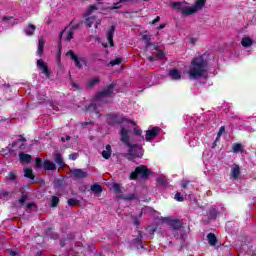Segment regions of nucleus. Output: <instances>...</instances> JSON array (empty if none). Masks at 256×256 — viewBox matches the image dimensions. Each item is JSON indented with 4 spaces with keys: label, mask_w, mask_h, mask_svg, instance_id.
<instances>
[{
    "label": "nucleus",
    "mask_w": 256,
    "mask_h": 256,
    "mask_svg": "<svg viewBox=\"0 0 256 256\" xmlns=\"http://www.w3.org/2000/svg\"><path fill=\"white\" fill-rule=\"evenodd\" d=\"M120 141L128 147L127 153L124 155L128 161H135V159H142L145 153L143 146L133 144L129 140V130L125 126H120Z\"/></svg>",
    "instance_id": "obj_1"
},
{
    "label": "nucleus",
    "mask_w": 256,
    "mask_h": 256,
    "mask_svg": "<svg viewBox=\"0 0 256 256\" xmlns=\"http://www.w3.org/2000/svg\"><path fill=\"white\" fill-rule=\"evenodd\" d=\"M208 65L209 62L203 56L193 58L188 72L190 79H201L207 73Z\"/></svg>",
    "instance_id": "obj_2"
},
{
    "label": "nucleus",
    "mask_w": 256,
    "mask_h": 256,
    "mask_svg": "<svg viewBox=\"0 0 256 256\" xmlns=\"http://www.w3.org/2000/svg\"><path fill=\"white\" fill-rule=\"evenodd\" d=\"M97 8L95 5H90L88 9L84 12L83 17V23L86 25L88 29H91V27H95V29H98L99 25H101V19H98L97 16L92 15L93 11H97Z\"/></svg>",
    "instance_id": "obj_3"
},
{
    "label": "nucleus",
    "mask_w": 256,
    "mask_h": 256,
    "mask_svg": "<svg viewBox=\"0 0 256 256\" xmlns=\"http://www.w3.org/2000/svg\"><path fill=\"white\" fill-rule=\"evenodd\" d=\"M106 123L110 125V127H115V125H135L133 120L121 114H107Z\"/></svg>",
    "instance_id": "obj_4"
},
{
    "label": "nucleus",
    "mask_w": 256,
    "mask_h": 256,
    "mask_svg": "<svg viewBox=\"0 0 256 256\" xmlns=\"http://www.w3.org/2000/svg\"><path fill=\"white\" fill-rule=\"evenodd\" d=\"M151 175V170L146 165H140L135 168L134 171H132L129 175L130 181H137V179H149V176Z\"/></svg>",
    "instance_id": "obj_5"
},
{
    "label": "nucleus",
    "mask_w": 256,
    "mask_h": 256,
    "mask_svg": "<svg viewBox=\"0 0 256 256\" xmlns=\"http://www.w3.org/2000/svg\"><path fill=\"white\" fill-rule=\"evenodd\" d=\"M113 91H115V84L111 83L104 90H101L96 94V101H101L103 97H109V95H113Z\"/></svg>",
    "instance_id": "obj_6"
},
{
    "label": "nucleus",
    "mask_w": 256,
    "mask_h": 256,
    "mask_svg": "<svg viewBox=\"0 0 256 256\" xmlns=\"http://www.w3.org/2000/svg\"><path fill=\"white\" fill-rule=\"evenodd\" d=\"M66 55H68L70 57V59H72V61H74L75 67H77V69H83V64L87 63V60L85 58H79V56L76 55V53L73 50H69Z\"/></svg>",
    "instance_id": "obj_7"
},
{
    "label": "nucleus",
    "mask_w": 256,
    "mask_h": 256,
    "mask_svg": "<svg viewBox=\"0 0 256 256\" xmlns=\"http://www.w3.org/2000/svg\"><path fill=\"white\" fill-rule=\"evenodd\" d=\"M18 137H19V139L15 140L12 143V148L19 149L20 151H23V149H25L27 147V145L25 144V143H27V138L23 137V135H19Z\"/></svg>",
    "instance_id": "obj_8"
},
{
    "label": "nucleus",
    "mask_w": 256,
    "mask_h": 256,
    "mask_svg": "<svg viewBox=\"0 0 256 256\" xmlns=\"http://www.w3.org/2000/svg\"><path fill=\"white\" fill-rule=\"evenodd\" d=\"M37 67H39V69L47 77V79L51 77V71H49V66H47V63H45L43 59L37 60Z\"/></svg>",
    "instance_id": "obj_9"
},
{
    "label": "nucleus",
    "mask_w": 256,
    "mask_h": 256,
    "mask_svg": "<svg viewBox=\"0 0 256 256\" xmlns=\"http://www.w3.org/2000/svg\"><path fill=\"white\" fill-rule=\"evenodd\" d=\"M161 131V128L159 127H153L152 129L146 131L145 140L146 141H153L157 135H159V132Z\"/></svg>",
    "instance_id": "obj_10"
},
{
    "label": "nucleus",
    "mask_w": 256,
    "mask_h": 256,
    "mask_svg": "<svg viewBox=\"0 0 256 256\" xmlns=\"http://www.w3.org/2000/svg\"><path fill=\"white\" fill-rule=\"evenodd\" d=\"M70 173L75 177V179H85L87 178V171L79 168H74L70 170Z\"/></svg>",
    "instance_id": "obj_11"
},
{
    "label": "nucleus",
    "mask_w": 256,
    "mask_h": 256,
    "mask_svg": "<svg viewBox=\"0 0 256 256\" xmlns=\"http://www.w3.org/2000/svg\"><path fill=\"white\" fill-rule=\"evenodd\" d=\"M107 41L110 47H115V42L113 41V37H115V25H112L106 32Z\"/></svg>",
    "instance_id": "obj_12"
},
{
    "label": "nucleus",
    "mask_w": 256,
    "mask_h": 256,
    "mask_svg": "<svg viewBox=\"0 0 256 256\" xmlns=\"http://www.w3.org/2000/svg\"><path fill=\"white\" fill-rule=\"evenodd\" d=\"M44 171H57V166L51 160H45L43 163Z\"/></svg>",
    "instance_id": "obj_13"
},
{
    "label": "nucleus",
    "mask_w": 256,
    "mask_h": 256,
    "mask_svg": "<svg viewBox=\"0 0 256 256\" xmlns=\"http://www.w3.org/2000/svg\"><path fill=\"white\" fill-rule=\"evenodd\" d=\"M170 227L173 229V231H180V229L183 227V222H181L179 219L171 220Z\"/></svg>",
    "instance_id": "obj_14"
},
{
    "label": "nucleus",
    "mask_w": 256,
    "mask_h": 256,
    "mask_svg": "<svg viewBox=\"0 0 256 256\" xmlns=\"http://www.w3.org/2000/svg\"><path fill=\"white\" fill-rule=\"evenodd\" d=\"M44 49H45V39L39 38L38 39V48H37L38 57H43Z\"/></svg>",
    "instance_id": "obj_15"
},
{
    "label": "nucleus",
    "mask_w": 256,
    "mask_h": 256,
    "mask_svg": "<svg viewBox=\"0 0 256 256\" xmlns=\"http://www.w3.org/2000/svg\"><path fill=\"white\" fill-rule=\"evenodd\" d=\"M87 111L90 113H95L99 118H101V111L97 108V105L95 103H90L88 107H86Z\"/></svg>",
    "instance_id": "obj_16"
},
{
    "label": "nucleus",
    "mask_w": 256,
    "mask_h": 256,
    "mask_svg": "<svg viewBox=\"0 0 256 256\" xmlns=\"http://www.w3.org/2000/svg\"><path fill=\"white\" fill-rule=\"evenodd\" d=\"M36 29H37V26L33 24H28V26L24 29V32L28 37H33V35H35Z\"/></svg>",
    "instance_id": "obj_17"
},
{
    "label": "nucleus",
    "mask_w": 256,
    "mask_h": 256,
    "mask_svg": "<svg viewBox=\"0 0 256 256\" xmlns=\"http://www.w3.org/2000/svg\"><path fill=\"white\" fill-rule=\"evenodd\" d=\"M240 175H241V168L239 167V165H235L231 170V177L232 179H235L237 181Z\"/></svg>",
    "instance_id": "obj_18"
},
{
    "label": "nucleus",
    "mask_w": 256,
    "mask_h": 256,
    "mask_svg": "<svg viewBox=\"0 0 256 256\" xmlns=\"http://www.w3.org/2000/svg\"><path fill=\"white\" fill-rule=\"evenodd\" d=\"M194 13H197L195 6L185 7L182 9V15H185L186 17H189V15H194Z\"/></svg>",
    "instance_id": "obj_19"
},
{
    "label": "nucleus",
    "mask_w": 256,
    "mask_h": 256,
    "mask_svg": "<svg viewBox=\"0 0 256 256\" xmlns=\"http://www.w3.org/2000/svg\"><path fill=\"white\" fill-rule=\"evenodd\" d=\"M134 245H137V249H143V234L139 232L138 237L133 240Z\"/></svg>",
    "instance_id": "obj_20"
},
{
    "label": "nucleus",
    "mask_w": 256,
    "mask_h": 256,
    "mask_svg": "<svg viewBox=\"0 0 256 256\" xmlns=\"http://www.w3.org/2000/svg\"><path fill=\"white\" fill-rule=\"evenodd\" d=\"M169 76L174 81H178V79H181V72H179V70H177V69H172L169 71Z\"/></svg>",
    "instance_id": "obj_21"
},
{
    "label": "nucleus",
    "mask_w": 256,
    "mask_h": 256,
    "mask_svg": "<svg viewBox=\"0 0 256 256\" xmlns=\"http://www.w3.org/2000/svg\"><path fill=\"white\" fill-rule=\"evenodd\" d=\"M218 215H219V210H217L216 208H210L209 214H208V219L210 221H215V219H217Z\"/></svg>",
    "instance_id": "obj_22"
},
{
    "label": "nucleus",
    "mask_w": 256,
    "mask_h": 256,
    "mask_svg": "<svg viewBox=\"0 0 256 256\" xmlns=\"http://www.w3.org/2000/svg\"><path fill=\"white\" fill-rule=\"evenodd\" d=\"M98 83H101V79L99 77H95L87 82L86 87L87 89H93V87Z\"/></svg>",
    "instance_id": "obj_23"
},
{
    "label": "nucleus",
    "mask_w": 256,
    "mask_h": 256,
    "mask_svg": "<svg viewBox=\"0 0 256 256\" xmlns=\"http://www.w3.org/2000/svg\"><path fill=\"white\" fill-rule=\"evenodd\" d=\"M207 239H208L209 245H211L212 247H215V245H217V236L215 234L209 233L207 235Z\"/></svg>",
    "instance_id": "obj_24"
},
{
    "label": "nucleus",
    "mask_w": 256,
    "mask_h": 256,
    "mask_svg": "<svg viewBox=\"0 0 256 256\" xmlns=\"http://www.w3.org/2000/svg\"><path fill=\"white\" fill-rule=\"evenodd\" d=\"M111 153H112L111 145L108 144L106 145V150L102 151L103 159H111Z\"/></svg>",
    "instance_id": "obj_25"
},
{
    "label": "nucleus",
    "mask_w": 256,
    "mask_h": 256,
    "mask_svg": "<svg viewBox=\"0 0 256 256\" xmlns=\"http://www.w3.org/2000/svg\"><path fill=\"white\" fill-rule=\"evenodd\" d=\"M21 163H31V155L21 152L19 154Z\"/></svg>",
    "instance_id": "obj_26"
},
{
    "label": "nucleus",
    "mask_w": 256,
    "mask_h": 256,
    "mask_svg": "<svg viewBox=\"0 0 256 256\" xmlns=\"http://www.w3.org/2000/svg\"><path fill=\"white\" fill-rule=\"evenodd\" d=\"M205 3H207V0H196L194 8H196V11H201L205 7Z\"/></svg>",
    "instance_id": "obj_27"
},
{
    "label": "nucleus",
    "mask_w": 256,
    "mask_h": 256,
    "mask_svg": "<svg viewBox=\"0 0 256 256\" xmlns=\"http://www.w3.org/2000/svg\"><path fill=\"white\" fill-rule=\"evenodd\" d=\"M90 189L96 195H99V193H103V187L99 184H93Z\"/></svg>",
    "instance_id": "obj_28"
},
{
    "label": "nucleus",
    "mask_w": 256,
    "mask_h": 256,
    "mask_svg": "<svg viewBox=\"0 0 256 256\" xmlns=\"http://www.w3.org/2000/svg\"><path fill=\"white\" fill-rule=\"evenodd\" d=\"M54 161L60 167H65V162L63 161V156H61V154H56L54 157Z\"/></svg>",
    "instance_id": "obj_29"
},
{
    "label": "nucleus",
    "mask_w": 256,
    "mask_h": 256,
    "mask_svg": "<svg viewBox=\"0 0 256 256\" xmlns=\"http://www.w3.org/2000/svg\"><path fill=\"white\" fill-rule=\"evenodd\" d=\"M24 177H26V179H35V174H33V169L31 168H26L24 169Z\"/></svg>",
    "instance_id": "obj_30"
},
{
    "label": "nucleus",
    "mask_w": 256,
    "mask_h": 256,
    "mask_svg": "<svg viewBox=\"0 0 256 256\" xmlns=\"http://www.w3.org/2000/svg\"><path fill=\"white\" fill-rule=\"evenodd\" d=\"M242 47H251L253 45V40L249 37H244L241 40Z\"/></svg>",
    "instance_id": "obj_31"
},
{
    "label": "nucleus",
    "mask_w": 256,
    "mask_h": 256,
    "mask_svg": "<svg viewBox=\"0 0 256 256\" xmlns=\"http://www.w3.org/2000/svg\"><path fill=\"white\" fill-rule=\"evenodd\" d=\"M170 7H172V9H176L177 11H181L183 13V2H171Z\"/></svg>",
    "instance_id": "obj_32"
},
{
    "label": "nucleus",
    "mask_w": 256,
    "mask_h": 256,
    "mask_svg": "<svg viewBox=\"0 0 256 256\" xmlns=\"http://www.w3.org/2000/svg\"><path fill=\"white\" fill-rule=\"evenodd\" d=\"M121 3H127V1H121V0H119L118 2H116V3H113V5L112 6H109L108 7V10L109 11H115V9H121V7H123V5H121Z\"/></svg>",
    "instance_id": "obj_33"
},
{
    "label": "nucleus",
    "mask_w": 256,
    "mask_h": 256,
    "mask_svg": "<svg viewBox=\"0 0 256 256\" xmlns=\"http://www.w3.org/2000/svg\"><path fill=\"white\" fill-rule=\"evenodd\" d=\"M67 203L69 207H78V205H81V201L73 198L68 199Z\"/></svg>",
    "instance_id": "obj_34"
},
{
    "label": "nucleus",
    "mask_w": 256,
    "mask_h": 256,
    "mask_svg": "<svg viewBox=\"0 0 256 256\" xmlns=\"http://www.w3.org/2000/svg\"><path fill=\"white\" fill-rule=\"evenodd\" d=\"M232 149L233 153H243V145L240 143H235Z\"/></svg>",
    "instance_id": "obj_35"
},
{
    "label": "nucleus",
    "mask_w": 256,
    "mask_h": 256,
    "mask_svg": "<svg viewBox=\"0 0 256 256\" xmlns=\"http://www.w3.org/2000/svg\"><path fill=\"white\" fill-rule=\"evenodd\" d=\"M6 180L7 181H12V182L17 181V173L9 172L8 175L6 176Z\"/></svg>",
    "instance_id": "obj_36"
},
{
    "label": "nucleus",
    "mask_w": 256,
    "mask_h": 256,
    "mask_svg": "<svg viewBox=\"0 0 256 256\" xmlns=\"http://www.w3.org/2000/svg\"><path fill=\"white\" fill-rule=\"evenodd\" d=\"M75 236L73 235H68L67 237H63L61 240H60V247H65L67 245V240L68 239H74Z\"/></svg>",
    "instance_id": "obj_37"
},
{
    "label": "nucleus",
    "mask_w": 256,
    "mask_h": 256,
    "mask_svg": "<svg viewBox=\"0 0 256 256\" xmlns=\"http://www.w3.org/2000/svg\"><path fill=\"white\" fill-rule=\"evenodd\" d=\"M29 199V195L27 193L23 192L21 198L18 200L19 204L21 206L25 205V202Z\"/></svg>",
    "instance_id": "obj_38"
},
{
    "label": "nucleus",
    "mask_w": 256,
    "mask_h": 256,
    "mask_svg": "<svg viewBox=\"0 0 256 256\" xmlns=\"http://www.w3.org/2000/svg\"><path fill=\"white\" fill-rule=\"evenodd\" d=\"M73 37H75V32L70 29V31L68 32L67 37L64 39V41L66 43H70L71 39H73Z\"/></svg>",
    "instance_id": "obj_39"
},
{
    "label": "nucleus",
    "mask_w": 256,
    "mask_h": 256,
    "mask_svg": "<svg viewBox=\"0 0 256 256\" xmlns=\"http://www.w3.org/2000/svg\"><path fill=\"white\" fill-rule=\"evenodd\" d=\"M63 33H65V30L61 31L59 35V42H58L59 53H61V49H63Z\"/></svg>",
    "instance_id": "obj_40"
},
{
    "label": "nucleus",
    "mask_w": 256,
    "mask_h": 256,
    "mask_svg": "<svg viewBox=\"0 0 256 256\" xmlns=\"http://www.w3.org/2000/svg\"><path fill=\"white\" fill-rule=\"evenodd\" d=\"M59 197L57 196H53L52 199H51V204H50V207H57L59 205Z\"/></svg>",
    "instance_id": "obj_41"
},
{
    "label": "nucleus",
    "mask_w": 256,
    "mask_h": 256,
    "mask_svg": "<svg viewBox=\"0 0 256 256\" xmlns=\"http://www.w3.org/2000/svg\"><path fill=\"white\" fill-rule=\"evenodd\" d=\"M122 199H124V201H135V199H137V195L135 193H132L128 196L122 197Z\"/></svg>",
    "instance_id": "obj_42"
},
{
    "label": "nucleus",
    "mask_w": 256,
    "mask_h": 256,
    "mask_svg": "<svg viewBox=\"0 0 256 256\" xmlns=\"http://www.w3.org/2000/svg\"><path fill=\"white\" fill-rule=\"evenodd\" d=\"M121 63H123L122 58H116V59L110 61L111 67H115V65H121Z\"/></svg>",
    "instance_id": "obj_43"
},
{
    "label": "nucleus",
    "mask_w": 256,
    "mask_h": 256,
    "mask_svg": "<svg viewBox=\"0 0 256 256\" xmlns=\"http://www.w3.org/2000/svg\"><path fill=\"white\" fill-rule=\"evenodd\" d=\"M154 49H155V51H158V53H157L158 59H164L165 58V52H163V50H159L158 46H155Z\"/></svg>",
    "instance_id": "obj_44"
},
{
    "label": "nucleus",
    "mask_w": 256,
    "mask_h": 256,
    "mask_svg": "<svg viewBox=\"0 0 256 256\" xmlns=\"http://www.w3.org/2000/svg\"><path fill=\"white\" fill-rule=\"evenodd\" d=\"M35 167H36V169H42V167H43V160L40 157L36 158V160H35Z\"/></svg>",
    "instance_id": "obj_45"
},
{
    "label": "nucleus",
    "mask_w": 256,
    "mask_h": 256,
    "mask_svg": "<svg viewBox=\"0 0 256 256\" xmlns=\"http://www.w3.org/2000/svg\"><path fill=\"white\" fill-rule=\"evenodd\" d=\"M32 208L37 209V204L35 202H29L26 205V211L27 213H29V211H31Z\"/></svg>",
    "instance_id": "obj_46"
},
{
    "label": "nucleus",
    "mask_w": 256,
    "mask_h": 256,
    "mask_svg": "<svg viewBox=\"0 0 256 256\" xmlns=\"http://www.w3.org/2000/svg\"><path fill=\"white\" fill-rule=\"evenodd\" d=\"M48 236L50 237V239H53L54 241H57V239H60V235L55 233V232H51V233H48Z\"/></svg>",
    "instance_id": "obj_47"
},
{
    "label": "nucleus",
    "mask_w": 256,
    "mask_h": 256,
    "mask_svg": "<svg viewBox=\"0 0 256 256\" xmlns=\"http://www.w3.org/2000/svg\"><path fill=\"white\" fill-rule=\"evenodd\" d=\"M37 101H38L39 103H45V101H47V96L38 94V95H37Z\"/></svg>",
    "instance_id": "obj_48"
},
{
    "label": "nucleus",
    "mask_w": 256,
    "mask_h": 256,
    "mask_svg": "<svg viewBox=\"0 0 256 256\" xmlns=\"http://www.w3.org/2000/svg\"><path fill=\"white\" fill-rule=\"evenodd\" d=\"M175 237L176 239H179L181 243H185V239H187V236L185 235V233H181L180 236L175 235Z\"/></svg>",
    "instance_id": "obj_49"
},
{
    "label": "nucleus",
    "mask_w": 256,
    "mask_h": 256,
    "mask_svg": "<svg viewBox=\"0 0 256 256\" xmlns=\"http://www.w3.org/2000/svg\"><path fill=\"white\" fill-rule=\"evenodd\" d=\"M131 219L136 227H139V225H141V222H139V218H137V216L132 215Z\"/></svg>",
    "instance_id": "obj_50"
},
{
    "label": "nucleus",
    "mask_w": 256,
    "mask_h": 256,
    "mask_svg": "<svg viewBox=\"0 0 256 256\" xmlns=\"http://www.w3.org/2000/svg\"><path fill=\"white\" fill-rule=\"evenodd\" d=\"M174 199H176V201H179L180 203H182V201H185V198H183V196H181V193L179 192L175 194Z\"/></svg>",
    "instance_id": "obj_51"
},
{
    "label": "nucleus",
    "mask_w": 256,
    "mask_h": 256,
    "mask_svg": "<svg viewBox=\"0 0 256 256\" xmlns=\"http://www.w3.org/2000/svg\"><path fill=\"white\" fill-rule=\"evenodd\" d=\"M189 185H191V181H189V180H183L181 183L182 189H187V187H189Z\"/></svg>",
    "instance_id": "obj_52"
},
{
    "label": "nucleus",
    "mask_w": 256,
    "mask_h": 256,
    "mask_svg": "<svg viewBox=\"0 0 256 256\" xmlns=\"http://www.w3.org/2000/svg\"><path fill=\"white\" fill-rule=\"evenodd\" d=\"M113 189L117 195H119V193H121V185L116 183L113 185Z\"/></svg>",
    "instance_id": "obj_53"
},
{
    "label": "nucleus",
    "mask_w": 256,
    "mask_h": 256,
    "mask_svg": "<svg viewBox=\"0 0 256 256\" xmlns=\"http://www.w3.org/2000/svg\"><path fill=\"white\" fill-rule=\"evenodd\" d=\"M81 25H83V21H81V22H79V23L73 25V26L70 28V30L75 32V31H77V29H79V27H81Z\"/></svg>",
    "instance_id": "obj_54"
},
{
    "label": "nucleus",
    "mask_w": 256,
    "mask_h": 256,
    "mask_svg": "<svg viewBox=\"0 0 256 256\" xmlns=\"http://www.w3.org/2000/svg\"><path fill=\"white\" fill-rule=\"evenodd\" d=\"M54 186H55L56 188L62 187V186H63V180H61V179L56 180V181L54 182Z\"/></svg>",
    "instance_id": "obj_55"
},
{
    "label": "nucleus",
    "mask_w": 256,
    "mask_h": 256,
    "mask_svg": "<svg viewBox=\"0 0 256 256\" xmlns=\"http://www.w3.org/2000/svg\"><path fill=\"white\" fill-rule=\"evenodd\" d=\"M78 157H79V154L77 153H72L69 155V159H71L72 161H76Z\"/></svg>",
    "instance_id": "obj_56"
},
{
    "label": "nucleus",
    "mask_w": 256,
    "mask_h": 256,
    "mask_svg": "<svg viewBox=\"0 0 256 256\" xmlns=\"http://www.w3.org/2000/svg\"><path fill=\"white\" fill-rule=\"evenodd\" d=\"M142 39H143V41H145V43H147L148 41H151V36L147 35V34H144L142 36Z\"/></svg>",
    "instance_id": "obj_57"
},
{
    "label": "nucleus",
    "mask_w": 256,
    "mask_h": 256,
    "mask_svg": "<svg viewBox=\"0 0 256 256\" xmlns=\"http://www.w3.org/2000/svg\"><path fill=\"white\" fill-rule=\"evenodd\" d=\"M161 21V17L157 16L154 20L150 22V25H155V23H159Z\"/></svg>",
    "instance_id": "obj_58"
},
{
    "label": "nucleus",
    "mask_w": 256,
    "mask_h": 256,
    "mask_svg": "<svg viewBox=\"0 0 256 256\" xmlns=\"http://www.w3.org/2000/svg\"><path fill=\"white\" fill-rule=\"evenodd\" d=\"M225 133V126H221L218 131V137H221Z\"/></svg>",
    "instance_id": "obj_59"
},
{
    "label": "nucleus",
    "mask_w": 256,
    "mask_h": 256,
    "mask_svg": "<svg viewBox=\"0 0 256 256\" xmlns=\"http://www.w3.org/2000/svg\"><path fill=\"white\" fill-rule=\"evenodd\" d=\"M157 182L159 183V185H167V181H165V179H163L162 177L158 178Z\"/></svg>",
    "instance_id": "obj_60"
},
{
    "label": "nucleus",
    "mask_w": 256,
    "mask_h": 256,
    "mask_svg": "<svg viewBox=\"0 0 256 256\" xmlns=\"http://www.w3.org/2000/svg\"><path fill=\"white\" fill-rule=\"evenodd\" d=\"M142 133V130L137 129V127L134 128V135L140 136Z\"/></svg>",
    "instance_id": "obj_61"
},
{
    "label": "nucleus",
    "mask_w": 256,
    "mask_h": 256,
    "mask_svg": "<svg viewBox=\"0 0 256 256\" xmlns=\"http://www.w3.org/2000/svg\"><path fill=\"white\" fill-rule=\"evenodd\" d=\"M146 47H157L155 43L151 42V40H148V42L145 43Z\"/></svg>",
    "instance_id": "obj_62"
},
{
    "label": "nucleus",
    "mask_w": 256,
    "mask_h": 256,
    "mask_svg": "<svg viewBox=\"0 0 256 256\" xmlns=\"http://www.w3.org/2000/svg\"><path fill=\"white\" fill-rule=\"evenodd\" d=\"M11 19H13V16H4L2 18V21L7 22V21H11Z\"/></svg>",
    "instance_id": "obj_63"
},
{
    "label": "nucleus",
    "mask_w": 256,
    "mask_h": 256,
    "mask_svg": "<svg viewBox=\"0 0 256 256\" xmlns=\"http://www.w3.org/2000/svg\"><path fill=\"white\" fill-rule=\"evenodd\" d=\"M8 255L16 256L17 255V251H15V250H8Z\"/></svg>",
    "instance_id": "obj_64"
}]
</instances>
